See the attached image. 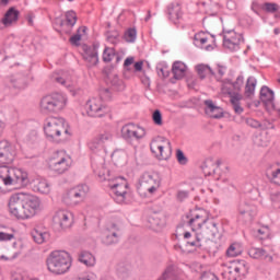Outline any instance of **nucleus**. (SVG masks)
Wrapping results in <instances>:
<instances>
[{"mask_svg":"<svg viewBox=\"0 0 280 280\" xmlns=\"http://www.w3.org/2000/svg\"><path fill=\"white\" fill-rule=\"evenodd\" d=\"M11 215L18 220H30L40 211V199L27 192H15L8 202Z\"/></svg>","mask_w":280,"mask_h":280,"instance_id":"obj_1","label":"nucleus"},{"mask_svg":"<svg viewBox=\"0 0 280 280\" xmlns=\"http://www.w3.org/2000/svg\"><path fill=\"white\" fill-rule=\"evenodd\" d=\"M189 226L192 231L199 232L202 242H210V240H215L218 236L219 230L218 224L214 221H209L205 218V211L200 210L192 214V218L188 221Z\"/></svg>","mask_w":280,"mask_h":280,"instance_id":"obj_2","label":"nucleus"},{"mask_svg":"<svg viewBox=\"0 0 280 280\" xmlns=\"http://www.w3.org/2000/svg\"><path fill=\"white\" fill-rule=\"evenodd\" d=\"M44 132L46 139L52 141V143H58L60 137H63V139H69V137H71V128H69L65 118L58 117H50L45 120Z\"/></svg>","mask_w":280,"mask_h":280,"instance_id":"obj_3","label":"nucleus"},{"mask_svg":"<svg viewBox=\"0 0 280 280\" xmlns=\"http://www.w3.org/2000/svg\"><path fill=\"white\" fill-rule=\"evenodd\" d=\"M244 88V75H238L234 82L231 80H224L221 85L222 93L230 95V102L233 106V110L236 115H242L244 113V108L242 107V100L244 96L240 94V91Z\"/></svg>","mask_w":280,"mask_h":280,"instance_id":"obj_4","label":"nucleus"},{"mask_svg":"<svg viewBox=\"0 0 280 280\" xmlns=\"http://www.w3.org/2000/svg\"><path fill=\"white\" fill-rule=\"evenodd\" d=\"M1 185L12 187H27L30 185V175L23 168L2 166L0 167V189Z\"/></svg>","mask_w":280,"mask_h":280,"instance_id":"obj_5","label":"nucleus"},{"mask_svg":"<svg viewBox=\"0 0 280 280\" xmlns=\"http://www.w3.org/2000/svg\"><path fill=\"white\" fill-rule=\"evenodd\" d=\"M47 268L52 275H67L71 269V255L65 250H55L47 258Z\"/></svg>","mask_w":280,"mask_h":280,"instance_id":"obj_6","label":"nucleus"},{"mask_svg":"<svg viewBox=\"0 0 280 280\" xmlns=\"http://www.w3.org/2000/svg\"><path fill=\"white\" fill-rule=\"evenodd\" d=\"M67 106V96L55 93L46 95L40 101V110L45 115H50V113H60Z\"/></svg>","mask_w":280,"mask_h":280,"instance_id":"obj_7","label":"nucleus"},{"mask_svg":"<svg viewBox=\"0 0 280 280\" xmlns=\"http://www.w3.org/2000/svg\"><path fill=\"white\" fill-rule=\"evenodd\" d=\"M159 187H161V177L159 174L144 173L140 177L137 189L140 196H152L153 194H156Z\"/></svg>","mask_w":280,"mask_h":280,"instance_id":"obj_8","label":"nucleus"},{"mask_svg":"<svg viewBox=\"0 0 280 280\" xmlns=\"http://www.w3.org/2000/svg\"><path fill=\"white\" fill-rule=\"evenodd\" d=\"M89 186L86 184L78 185L66 191L62 195V202L67 207H78L80 202H84L86 196L89 195Z\"/></svg>","mask_w":280,"mask_h":280,"instance_id":"obj_9","label":"nucleus"},{"mask_svg":"<svg viewBox=\"0 0 280 280\" xmlns=\"http://www.w3.org/2000/svg\"><path fill=\"white\" fill-rule=\"evenodd\" d=\"M73 161L71 156L67 154L65 151H57L54 153L52 158L49 162V168L55 174H65V172H69L71 168Z\"/></svg>","mask_w":280,"mask_h":280,"instance_id":"obj_10","label":"nucleus"},{"mask_svg":"<svg viewBox=\"0 0 280 280\" xmlns=\"http://www.w3.org/2000/svg\"><path fill=\"white\" fill-rule=\"evenodd\" d=\"M150 150L160 161H167L172 156V142L164 137H156L151 141Z\"/></svg>","mask_w":280,"mask_h":280,"instance_id":"obj_11","label":"nucleus"},{"mask_svg":"<svg viewBox=\"0 0 280 280\" xmlns=\"http://www.w3.org/2000/svg\"><path fill=\"white\" fill-rule=\"evenodd\" d=\"M121 137L127 143H135V141H141L145 137V129L139 125L129 122L121 127Z\"/></svg>","mask_w":280,"mask_h":280,"instance_id":"obj_12","label":"nucleus"},{"mask_svg":"<svg viewBox=\"0 0 280 280\" xmlns=\"http://www.w3.org/2000/svg\"><path fill=\"white\" fill-rule=\"evenodd\" d=\"M237 220L238 222H243L244 224H248L255 220V215H257V206L248 202L241 201L237 207Z\"/></svg>","mask_w":280,"mask_h":280,"instance_id":"obj_13","label":"nucleus"},{"mask_svg":"<svg viewBox=\"0 0 280 280\" xmlns=\"http://www.w3.org/2000/svg\"><path fill=\"white\" fill-rule=\"evenodd\" d=\"M109 187L116 196L117 202L121 203L126 200V194H128V182L124 177H116Z\"/></svg>","mask_w":280,"mask_h":280,"instance_id":"obj_14","label":"nucleus"},{"mask_svg":"<svg viewBox=\"0 0 280 280\" xmlns=\"http://www.w3.org/2000/svg\"><path fill=\"white\" fill-rule=\"evenodd\" d=\"M85 108L90 117H104L108 113V107L104 105L102 98H91L88 101Z\"/></svg>","mask_w":280,"mask_h":280,"instance_id":"obj_15","label":"nucleus"},{"mask_svg":"<svg viewBox=\"0 0 280 280\" xmlns=\"http://www.w3.org/2000/svg\"><path fill=\"white\" fill-rule=\"evenodd\" d=\"M109 141H113V132L103 130L89 142V148L92 152H98L100 150H104V145Z\"/></svg>","mask_w":280,"mask_h":280,"instance_id":"obj_16","label":"nucleus"},{"mask_svg":"<svg viewBox=\"0 0 280 280\" xmlns=\"http://www.w3.org/2000/svg\"><path fill=\"white\" fill-rule=\"evenodd\" d=\"M14 156H16L14 147L7 140L0 141V164L10 165L14 162Z\"/></svg>","mask_w":280,"mask_h":280,"instance_id":"obj_17","label":"nucleus"},{"mask_svg":"<svg viewBox=\"0 0 280 280\" xmlns=\"http://www.w3.org/2000/svg\"><path fill=\"white\" fill-rule=\"evenodd\" d=\"M241 40V34L235 33V31H226L223 35V47L230 51H237Z\"/></svg>","mask_w":280,"mask_h":280,"instance_id":"obj_18","label":"nucleus"},{"mask_svg":"<svg viewBox=\"0 0 280 280\" xmlns=\"http://www.w3.org/2000/svg\"><path fill=\"white\" fill-rule=\"evenodd\" d=\"M259 97H260V102L264 104L268 113H272V110L276 109L275 91H272L270 88H268L267 85H264L260 89Z\"/></svg>","mask_w":280,"mask_h":280,"instance_id":"obj_19","label":"nucleus"},{"mask_svg":"<svg viewBox=\"0 0 280 280\" xmlns=\"http://www.w3.org/2000/svg\"><path fill=\"white\" fill-rule=\"evenodd\" d=\"M147 222L149 229L159 232L165 226V215L161 211H151Z\"/></svg>","mask_w":280,"mask_h":280,"instance_id":"obj_20","label":"nucleus"},{"mask_svg":"<svg viewBox=\"0 0 280 280\" xmlns=\"http://www.w3.org/2000/svg\"><path fill=\"white\" fill-rule=\"evenodd\" d=\"M54 221L65 231L73 226V213L68 210H59L54 217Z\"/></svg>","mask_w":280,"mask_h":280,"instance_id":"obj_21","label":"nucleus"},{"mask_svg":"<svg viewBox=\"0 0 280 280\" xmlns=\"http://www.w3.org/2000/svg\"><path fill=\"white\" fill-rule=\"evenodd\" d=\"M213 42V37H209V35H207L205 32L197 33L194 36V45H196V47H200L201 49H206V51H213L214 46L212 44L207 45V43Z\"/></svg>","mask_w":280,"mask_h":280,"instance_id":"obj_22","label":"nucleus"},{"mask_svg":"<svg viewBox=\"0 0 280 280\" xmlns=\"http://www.w3.org/2000/svg\"><path fill=\"white\" fill-rule=\"evenodd\" d=\"M184 240H186V246L190 248H202V244H205L197 229L192 230V233L186 232Z\"/></svg>","mask_w":280,"mask_h":280,"instance_id":"obj_23","label":"nucleus"},{"mask_svg":"<svg viewBox=\"0 0 280 280\" xmlns=\"http://www.w3.org/2000/svg\"><path fill=\"white\" fill-rule=\"evenodd\" d=\"M83 60L86 62L89 69L95 67L100 62V57L97 56V48L95 47H84Z\"/></svg>","mask_w":280,"mask_h":280,"instance_id":"obj_24","label":"nucleus"},{"mask_svg":"<svg viewBox=\"0 0 280 280\" xmlns=\"http://www.w3.org/2000/svg\"><path fill=\"white\" fill-rule=\"evenodd\" d=\"M119 228L117 224L113 223L107 228V232L105 233V237L103 238V244L106 246H113V244H119V234L117 233Z\"/></svg>","mask_w":280,"mask_h":280,"instance_id":"obj_25","label":"nucleus"},{"mask_svg":"<svg viewBox=\"0 0 280 280\" xmlns=\"http://www.w3.org/2000/svg\"><path fill=\"white\" fill-rule=\"evenodd\" d=\"M205 106H206L205 108L206 115H208L212 119H220L223 117L224 110L220 106L213 104V101L211 100L205 101Z\"/></svg>","mask_w":280,"mask_h":280,"instance_id":"obj_26","label":"nucleus"},{"mask_svg":"<svg viewBox=\"0 0 280 280\" xmlns=\"http://www.w3.org/2000/svg\"><path fill=\"white\" fill-rule=\"evenodd\" d=\"M16 21H19V10L10 8L0 22V30H3V27H10V25L16 23Z\"/></svg>","mask_w":280,"mask_h":280,"instance_id":"obj_27","label":"nucleus"},{"mask_svg":"<svg viewBox=\"0 0 280 280\" xmlns=\"http://www.w3.org/2000/svg\"><path fill=\"white\" fill-rule=\"evenodd\" d=\"M229 275H233L232 279L237 280L240 277H246L248 275V266L246 261L242 260L230 268Z\"/></svg>","mask_w":280,"mask_h":280,"instance_id":"obj_28","label":"nucleus"},{"mask_svg":"<svg viewBox=\"0 0 280 280\" xmlns=\"http://www.w3.org/2000/svg\"><path fill=\"white\" fill-rule=\"evenodd\" d=\"M33 189L34 191H38V194H49V191H51L47 179L42 177H37L33 180Z\"/></svg>","mask_w":280,"mask_h":280,"instance_id":"obj_29","label":"nucleus"},{"mask_svg":"<svg viewBox=\"0 0 280 280\" xmlns=\"http://www.w3.org/2000/svg\"><path fill=\"white\" fill-rule=\"evenodd\" d=\"M167 14L170 21L174 23H178L180 19H183V9L180 8V4L175 3V4H170L167 9Z\"/></svg>","mask_w":280,"mask_h":280,"instance_id":"obj_30","label":"nucleus"},{"mask_svg":"<svg viewBox=\"0 0 280 280\" xmlns=\"http://www.w3.org/2000/svg\"><path fill=\"white\" fill-rule=\"evenodd\" d=\"M248 255L253 259H267L268 261H272V256H270L264 248L252 247L248 250Z\"/></svg>","mask_w":280,"mask_h":280,"instance_id":"obj_31","label":"nucleus"},{"mask_svg":"<svg viewBox=\"0 0 280 280\" xmlns=\"http://www.w3.org/2000/svg\"><path fill=\"white\" fill-rule=\"evenodd\" d=\"M255 89H257V79L255 77H249L246 81L244 92L247 100H253V97H255Z\"/></svg>","mask_w":280,"mask_h":280,"instance_id":"obj_32","label":"nucleus"},{"mask_svg":"<svg viewBox=\"0 0 280 280\" xmlns=\"http://www.w3.org/2000/svg\"><path fill=\"white\" fill-rule=\"evenodd\" d=\"M173 75L175 78V80H183V78H185V73L187 71V66L185 63H183V61H175L173 63Z\"/></svg>","mask_w":280,"mask_h":280,"instance_id":"obj_33","label":"nucleus"},{"mask_svg":"<svg viewBox=\"0 0 280 280\" xmlns=\"http://www.w3.org/2000/svg\"><path fill=\"white\" fill-rule=\"evenodd\" d=\"M79 261L81 264H84V266H86L88 268H93V266H95L96 264L95 256H93V254H91L90 252H82L79 255Z\"/></svg>","mask_w":280,"mask_h":280,"instance_id":"obj_34","label":"nucleus"},{"mask_svg":"<svg viewBox=\"0 0 280 280\" xmlns=\"http://www.w3.org/2000/svg\"><path fill=\"white\" fill-rule=\"evenodd\" d=\"M78 23V16L75 15V12L68 11L66 13V24L61 23L62 27H69L68 31H65L66 34H71V28Z\"/></svg>","mask_w":280,"mask_h":280,"instance_id":"obj_35","label":"nucleus"},{"mask_svg":"<svg viewBox=\"0 0 280 280\" xmlns=\"http://www.w3.org/2000/svg\"><path fill=\"white\" fill-rule=\"evenodd\" d=\"M202 171L206 176H213V174L218 172V162H214L213 160H207L203 163Z\"/></svg>","mask_w":280,"mask_h":280,"instance_id":"obj_36","label":"nucleus"},{"mask_svg":"<svg viewBox=\"0 0 280 280\" xmlns=\"http://www.w3.org/2000/svg\"><path fill=\"white\" fill-rule=\"evenodd\" d=\"M266 176L271 183H275V185H280V168H267Z\"/></svg>","mask_w":280,"mask_h":280,"instance_id":"obj_37","label":"nucleus"},{"mask_svg":"<svg viewBox=\"0 0 280 280\" xmlns=\"http://www.w3.org/2000/svg\"><path fill=\"white\" fill-rule=\"evenodd\" d=\"M112 161L115 165H124L126 163V151L116 150L112 154Z\"/></svg>","mask_w":280,"mask_h":280,"instance_id":"obj_38","label":"nucleus"},{"mask_svg":"<svg viewBox=\"0 0 280 280\" xmlns=\"http://www.w3.org/2000/svg\"><path fill=\"white\" fill-rule=\"evenodd\" d=\"M260 10L267 14H277V11L280 10V5L277 2H265L260 4Z\"/></svg>","mask_w":280,"mask_h":280,"instance_id":"obj_39","label":"nucleus"},{"mask_svg":"<svg viewBox=\"0 0 280 280\" xmlns=\"http://www.w3.org/2000/svg\"><path fill=\"white\" fill-rule=\"evenodd\" d=\"M9 82H11L12 86L15 89H25V77L22 74L11 75Z\"/></svg>","mask_w":280,"mask_h":280,"instance_id":"obj_40","label":"nucleus"},{"mask_svg":"<svg viewBox=\"0 0 280 280\" xmlns=\"http://www.w3.org/2000/svg\"><path fill=\"white\" fill-rule=\"evenodd\" d=\"M32 237L36 244H45V242L49 240V233L34 230L32 232Z\"/></svg>","mask_w":280,"mask_h":280,"instance_id":"obj_41","label":"nucleus"},{"mask_svg":"<svg viewBox=\"0 0 280 280\" xmlns=\"http://www.w3.org/2000/svg\"><path fill=\"white\" fill-rule=\"evenodd\" d=\"M117 275L120 279H128L129 275H130V266L120 262L117 265Z\"/></svg>","mask_w":280,"mask_h":280,"instance_id":"obj_42","label":"nucleus"},{"mask_svg":"<svg viewBox=\"0 0 280 280\" xmlns=\"http://www.w3.org/2000/svg\"><path fill=\"white\" fill-rule=\"evenodd\" d=\"M86 26H80L77 31V34L70 37L71 45H80V40H82V34H86Z\"/></svg>","mask_w":280,"mask_h":280,"instance_id":"obj_43","label":"nucleus"},{"mask_svg":"<svg viewBox=\"0 0 280 280\" xmlns=\"http://www.w3.org/2000/svg\"><path fill=\"white\" fill-rule=\"evenodd\" d=\"M117 58V62H119V56L115 54L114 48H105L103 51V61L110 62L114 58Z\"/></svg>","mask_w":280,"mask_h":280,"instance_id":"obj_44","label":"nucleus"},{"mask_svg":"<svg viewBox=\"0 0 280 280\" xmlns=\"http://www.w3.org/2000/svg\"><path fill=\"white\" fill-rule=\"evenodd\" d=\"M228 257H237L242 255V247L237 243H233L226 250Z\"/></svg>","mask_w":280,"mask_h":280,"instance_id":"obj_45","label":"nucleus"},{"mask_svg":"<svg viewBox=\"0 0 280 280\" xmlns=\"http://www.w3.org/2000/svg\"><path fill=\"white\" fill-rule=\"evenodd\" d=\"M255 235L258 240H268V237H270V229L267 226L258 229Z\"/></svg>","mask_w":280,"mask_h":280,"instance_id":"obj_46","label":"nucleus"},{"mask_svg":"<svg viewBox=\"0 0 280 280\" xmlns=\"http://www.w3.org/2000/svg\"><path fill=\"white\" fill-rule=\"evenodd\" d=\"M100 100L104 102H110L113 100V92H110V89H101L100 90Z\"/></svg>","mask_w":280,"mask_h":280,"instance_id":"obj_47","label":"nucleus"},{"mask_svg":"<svg viewBox=\"0 0 280 280\" xmlns=\"http://www.w3.org/2000/svg\"><path fill=\"white\" fill-rule=\"evenodd\" d=\"M125 40L127 43H135V40H137V30L135 28H129L126 33H125Z\"/></svg>","mask_w":280,"mask_h":280,"instance_id":"obj_48","label":"nucleus"},{"mask_svg":"<svg viewBox=\"0 0 280 280\" xmlns=\"http://www.w3.org/2000/svg\"><path fill=\"white\" fill-rule=\"evenodd\" d=\"M209 71H211V68H209L208 66H197V73L201 80H205V78H207V73H209Z\"/></svg>","mask_w":280,"mask_h":280,"instance_id":"obj_49","label":"nucleus"},{"mask_svg":"<svg viewBox=\"0 0 280 280\" xmlns=\"http://www.w3.org/2000/svg\"><path fill=\"white\" fill-rule=\"evenodd\" d=\"M5 118L9 121H14V119H19V112L14 108H9L4 112Z\"/></svg>","mask_w":280,"mask_h":280,"instance_id":"obj_50","label":"nucleus"},{"mask_svg":"<svg viewBox=\"0 0 280 280\" xmlns=\"http://www.w3.org/2000/svg\"><path fill=\"white\" fill-rule=\"evenodd\" d=\"M152 120L155 124V126H161L163 124V114H161V110L155 109L153 112Z\"/></svg>","mask_w":280,"mask_h":280,"instance_id":"obj_51","label":"nucleus"},{"mask_svg":"<svg viewBox=\"0 0 280 280\" xmlns=\"http://www.w3.org/2000/svg\"><path fill=\"white\" fill-rule=\"evenodd\" d=\"M176 159L179 165H187V156H185V153L183 152V150L180 149L176 150Z\"/></svg>","mask_w":280,"mask_h":280,"instance_id":"obj_52","label":"nucleus"},{"mask_svg":"<svg viewBox=\"0 0 280 280\" xmlns=\"http://www.w3.org/2000/svg\"><path fill=\"white\" fill-rule=\"evenodd\" d=\"M156 72L159 78H170V70L167 69V67L158 66Z\"/></svg>","mask_w":280,"mask_h":280,"instance_id":"obj_53","label":"nucleus"},{"mask_svg":"<svg viewBox=\"0 0 280 280\" xmlns=\"http://www.w3.org/2000/svg\"><path fill=\"white\" fill-rule=\"evenodd\" d=\"M107 40L108 43H110L112 45H117V43H119V33L114 32V33H109L107 35Z\"/></svg>","mask_w":280,"mask_h":280,"instance_id":"obj_54","label":"nucleus"},{"mask_svg":"<svg viewBox=\"0 0 280 280\" xmlns=\"http://www.w3.org/2000/svg\"><path fill=\"white\" fill-rule=\"evenodd\" d=\"M245 124L250 128H261V122L255 120L254 118H246Z\"/></svg>","mask_w":280,"mask_h":280,"instance_id":"obj_55","label":"nucleus"},{"mask_svg":"<svg viewBox=\"0 0 280 280\" xmlns=\"http://www.w3.org/2000/svg\"><path fill=\"white\" fill-rule=\"evenodd\" d=\"M94 172L95 174H97L100 178H103L104 180H106V172L108 171H106L104 166L94 168Z\"/></svg>","mask_w":280,"mask_h":280,"instance_id":"obj_56","label":"nucleus"},{"mask_svg":"<svg viewBox=\"0 0 280 280\" xmlns=\"http://www.w3.org/2000/svg\"><path fill=\"white\" fill-rule=\"evenodd\" d=\"M14 240V234H8L5 232H0V242H10Z\"/></svg>","mask_w":280,"mask_h":280,"instance_id":"obj_57","label":"nucleus"},{"mask_svg":"<svg viewBox=\"0 0 280 280\" xmlns=\"http://www.w3.org/2000/svg\"><path fill=\"white\" fill-rule=\"evenodd\" d=\"M55 82L61 84L62 86H70L69 80L63 79L62 77H54Z\"/></svg>","mask_w":280,"mask_h":280,"instance_id":"obj_58","label":"nucleus"},{"mask_svg":"<svg viewBox=\"0 0 280 280\" xmlns=\"http://www.w3.org/2000/svg\"><path fill=\"white\" fill-rule=\"evenodd\" d=\"M187 198H189V192L185 191V190H180L177 194V199L183 202V200H187Z\"/></svg>","mask_w":280,"mask_h":280,"instance_id":"obj_59","label":"nucleus"},{"mask_svg":"<svg viewBox=\"0 0 280 280\" xmlns=\"http://www.w3.org/2000/svg\"><path fill=\"white\" fill-rule=\"evenodd\" d=\"M21 252H15L11 257L1 256L0 259H5V261H14V259L19 258Z\"/></svg>","mask_w":280,"mask_h":280,"instance_id":"obj_60","label":"nucleus"},{"mask_svg":"<svg viewBox=\"0 0 280 280\" xmlns=\"http://www.w3.org/2000/svg\"><path fill=\"white\" fill-rule=\"evenodd\" d=\"M201 280H218V277L211 272H208L201 276Z\"/></svg>","mask_w":280,"mask_h":280,"instance_id":"obj_61","label":"nucleus"},{"mask_svg":"<svg viewBox=\"0 0 280 280\" xmlns=\"http://www.w3.org/2000/svg\"><path fill=\"white\" fill-rule=\"evenodd\" d=\"M133 62H135V58H133V57H128V58L125 60V62H124V67H125V68H128V67H130V65H133Z\"/></svg>","mask_w":280,"mask_h":280,"instance_id":"obj_62","label":"nucleus"},{"mask_svg":"<svg viewBox=\"0 0 280 280\" xmlns=\"http://www.w3.org/2000/svg\"><path fill=\"white\" fill-rule=\"evenodd\" d=\"M224 73H226V67L219 66L218 67V75H220V78H222V75H224Z\"/></svg>","mask_w":280,"mask_h":280,"instance_id":"obj_63","label":"nucleus"},{"mask_svg":"<svg viewBox=\"0 0 280 280\" xmlns=\"http://www.w3.org/2000/svg\"><path fill=\"white\" fill-rule=\"evenodd\" d=\"M250 8H252L253 12L257 13V10H259V8H261V5H259V2L253 1Z\"/></svg>","mask_w":280,"mask_h":280,"instance_id":"obj_64","label":"nucleus"}]
</instances>
